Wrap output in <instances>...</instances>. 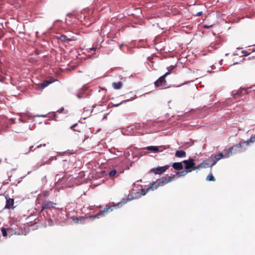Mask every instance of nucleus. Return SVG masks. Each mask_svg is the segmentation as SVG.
Segmentation results:
<instances>
[{
  "label": "nucleus",
  "instance_id": "obj_1",
  "mask_svg": "<svg viewBox=\"0 0 255 255\" xmlns=\"http://www.w3.org/2000/svg\"><path fill=\"white\" fill-rule=\"evenodd\" d=\"M242 144L241 143H238L235 145L234 146L231 147L229 148L227 150L224 151V153L223 152H220L217 154H215L214 155V159L213 158V155L212 157V163L211 164V166L212 167L215 165L216 163L220 160V159L223 158H229L232 155L233 153V150L234 147L238 148L239 150L242 148Z\"/></svg>",
  "mask_w": 255,
  "mask_h": 255
},
{
  "label": "nucleus",
  "instance_id": "obj_2",
  "mask_svg": "<svg viewBox=\"0 0 255 255\" xmlns=\"http://www.w3.org/2000/svg\"><path fill=\"white\" fill-rule=\"evenodd\" d=\"M174 178V175L163 177L160 180L154 182L151 186V188L157 189L159 186H162L164 184H166L172 181Z\"/></svg>",
  "mask_w": 255,
  "mask_h": 255
},
{
  "label": "nucleus",
  "instance_id": "obj_3",
  "mask_svg": "<svg viewBox=\"0 0 255 255\" xmlns=\"http://www.w3.org/2000/svg\"><path fill=\"white\" fill-rule=\"evenodd\" d=\"M170 74V71L167 72L154 82L156 87H164L166 85L165 77Z\"/></svg>",
  "mask_w": 255,
  "mask_h": 255
},
{
  "label": "nucleus",
  "instance_id": "obj_4",
  "mask_svg": "<svg viewBox=\"0 0 255 255\" xmlns=\"http://www.w3.org/2000/svg\"><path fill=\"white\" fill-rule=\"evenodd\" d=\"M183 163L185 164L186 170L189 172H191L193 170V168L195 165L194 159L190 158L188 160H184Z\"/></svg>",
  "mask_w": 255,
  "mask_h": 255
},
{
  "label": "nucleus",
  "instance_id": "obj_5",
  "mask_svg": "<svg viewBox=\"0 0 255 255\" xmlns=\"http://www.w3.org/2000/svg\"><path fill=\"white\" fill-rule=\"evenodd\" d=\"M56 204L51 201H47L42 205V209L41 212H43L47 209H51L54 208V205Z\"/></svg>",
  "mask_w": 255,
  "mask_h": 255
},
{
  "label": "nucleus",
  "instance_id": "obj_6",
  "mask_svg": "<svg viewBox=\"0 0 255 255\" xmlns=\"http://www.w3.org/2000/svg\"><path fill=\"white\" fill-rule=\"evenodd\" d=\"M113 211V207L112 206H106V207L103 210L100 211L99 213H98L95 217L99 218L101 215H106L109 211Z\"/></svg>",
  "mask_w": 255,
  "mask_h": 255
},
{
  "label": "nucleus",
  "instance_id": "obj_7",
  "mask_svg": "<svg viewBox=\"0 0 255 255\" xmlns=\"http://www.w3.org/2000/svg\"><path fill=\"white\" fill-rule=\"evenodd\" d=\"M168 166H162V167H158L156 168H153L151 170L155 174H161L164 172L168 168Z\"/></svg>",
  "mask_w": 255,
  "mask_h": 255
},
{
  "label": "nucleus",
  "instance_id": "obj_8",
  "mask_svg": "<svg viewBox=\"0 0 255 255\" xmlns=\"http://www.w3.org/2000/svg\"><path fill=\"white\" fill-rule=\"evenodd\" d=\"M211 159H212V157H210L207 160L203 161L200 164V166L201 167V168H207V167H211V164H210V162L212 161Z\"/></svg>",
  "mask_w": 255,
  "mask_h": 255
},
{
  "label": "nucleus",
  "instance_id": "obj_9",
  "mask_svg": "<svg viewBox=\"0 0 255 255\" xmlns=\"http://www.w3.org/2000/svg\"><path fill=\"white\" fill-rule=\"evenodd\" d=\"M160 147H161V146L158 147V146H149L146 147L145 148L148 150H150V151H153L154 152H157L162 151V150H159V148H160Z\"/></svg>",
  "mask_w": 255,
  "mask_h": 255
},
{
  "label": "nucleus",
  "instance_id": "obj_10",
  "mask_svg": "<svg viewBox=\"0 0 255 255\" xmlns=\"http://www.w3.org/2000/svg\"><path fill=\"white\" fill-rule=\"evenodd\" d=\"M175 156L178 158L185 157H186V152L182 150H177L175 152Z\"/></svg>",
  "mask_w": 255,
  "mask_h": 255
},
{
  "label": "nucleus",
  "instance_id": "obj_11",
  "mask_svg": "<svg viewBox=\"0 0 255 255\" xmlns=\"http://www.w3.org/2000/svg\"><path fill=\"white\" fill-rule=\"evenodd\" d=\"M14 200L13 199L9 198L6 200V205L5 206V208L10 209L11 208L13 205Z\"/></svg>",
  "mask_w": 255,
  "mask_h": 255
},
{
  "label": "nucleus",
  "instance_id": "obj_12",
  "mask_svg": "<svg viewBox=\"0 0 255 255\" xmlns=\"http://www.w3.org/2000/svg\"><path fill=\"white\" fill-rule=\"evenodd\" d=\"M172 167L177 170H181L183 168L181 162H175L172 164Z\"/></svg>",
  "mask_w": 255,
  "mask_h": 255
},
{
  "label": "nucleus",
  "instance_id": "obj_13",
  "mask_svg": "<svg viewBox=\"0 0 255 255\" xmlns=\"http://www.w3.org/2000/svg\"><path fill=\"white\" fill-rule=\"evenodd\" d=\"M113 87L115 89H120L122 87L123 84L121 82H118L117 83H113Z\"/></svg>",
  "mask_w": 255,
  "mask_h": 255
},
{
  "label": "nucleus",
  "instance_id": "obj_14",
  "mask_svg": "<svg viewBox=\"0 0 255 255\" xmlns=\"http://www.w3.org/2000/svg\"><path fill=\"white\" fill-rule=\"evenodd\" d=\"M64 176L65 175L63 173L58 174L56 175L55 180H57V181L59 182V181L63 180L64 178Z\"/></svg>",
  "mask_w": 255,
  "mask_h": 255
},
{
  "label": "nucleus",
  "instance_id": "obj_15",
  "mask_svg": "<svg viewBox=\"0 0 255 255\" xmlns=\"http://www.w3.org/2000/svg\"><path fill=\"white\" fill-rule=\"evenodd\" d=\"M58 39L61 40L62 41H70L71 39L69 38H68L65 35H61L60 37H58Z\"/></svg>",
  "mask_w": 255,
  "mask_h": 255
},
{
  "label": "nucleus",
  "instance_id": "obj_16",
  "mask_svg": "<svg viewBox=\"0 0 255 255\" xmlns=\"http://www.w3.org/2000/svg\"><path fill=\"white\" fill-rule=\"evenodd\" d=\"M51 82L48 81H44L41 85V88L42 89L45 88L46 87H47L48 85H49L50 84H51Z\"/></svg>",
  "mask_w": 255,
  "mask_h": 255
},
{
  "label": "nucleus",
  "instance_id": "obj_17",
  "mask_svg": "<svg viewBox=\"0 0 255 255\" xmlns=\"http://www.w3.org/2000/svg\"><path fill=\"white\" fill-rule=\"evenodd\" d=\"M206 180L209 181H215V178L212 174H210L207 176Z\"/></svg>",
  "mask_w": 255,
  "mask_h": 255
},
{
  "label": "nucleus",
  "instance_id": "obj_18",
  "mask_svg": "<svg viewBox=\"0 0 255 255\" xmlns=\"http://www.w3.org/2000/svg\"><path fill=\"white\" fill-rule=\"evenodd\" d=\"M188 172H189L186 170V171L178 172L177 174L179 176H184L187 174Z\"/></svg>",
  "mask_w": 255,
  "mask_h": 255
},
{
  "label": "nucleus",
  "instance_id": "obj_19",
  "mask_svg": "<svg viewBox=\"0 0 255 255\" xmlns=\"http://www.w3.org/2000/svg\"><path fill=\"white\" fill-rule=\"evenodd\" d=\"M150 189H152V190L155 189L154 188H151V186L149 187V188H147L146 190L142 189L141 192V194L142 195H145L147 193V192L150 190Z\"/></svg>",
  "mask_w": 255,
  "mask_h": 255
},
{
  "label": "nucleus",
  "instance_id": "obj_20",
  "mask_svg": "<svg viewBox=\"0 0 255 255\" xmlns=\"http://www.w3.org/2000/svg\"><path fill=\"white\" fill-rule=\"evenodd\" d=\"M255 141V135L254 136H252L247 141L245 142L247 144H249L250 143H253Z\"/></svg>",
  "mask_w": 255,
  "mask_h": 255
},
{
  "label": "nucleus",
  "instance_id": "obj_21",
  "mask_svg": "<svg viewBox=\"0 0 255 255\" xmlns=\"http://www.w3.org/2000/svg\"><path fill=\"white\" fill-rule=\"evenodd\" d=\"M25 117H27V118L28 119L30 118V117L28 116V115H25L23 117H20L19 119H18V121L20 122H22V123H24L25 122V120H24V118H25Z\"/></svg>",
  "mask_w": 255,
  "mask_h": 255
},
{
  "label": "nucleus",
  "instance_id": "obj_22",
  "mask_svg": "<svg viewBox=\"0 0 255 255\" xmlns=\"http://www.w3.org/2000/svg\"><path fill=\"white\" fill-rule=\"evenodd\" d=\"M117 170L116 169H113L111 170L109 173V176L111 177L114 176L117 174Z\"/></svg>",
  "mask_w": 255,
  "mask_h": 255
},
{
  "label": "nucleus",
  "instance_id": "obj_23",
  "mask_svg": "<svg viewBox=\"0 0 255 255\" xmlns=\"http://www.w3.org/2000/svg\"><path fill=\"white\" fill-rule=\"evenodd\" d=\"M56 159V157L52 156L49 158L48 160L46 161V162H43L42 164V165H44L46 163H49L51 161H52L53 160H55Z\"/></svg>",
  "mask_w": 255,
  "mask_h": 255
},
{
  "label": "nucleus",
  "instance_id": "obj_24",
  "mask_svg": "<svg viewBox=\"0 0 255 255\" xmlns=\"http://www.w3.org/2000/svg\"><path fill=\"white\" fill-rule=\"evenodd\" d=\"M1 231L3 236L6 237L7 236L6 230L4 228L2 227L1 229Z\"/></svg>",
  "mask_w": 255,
  "mask_h": 255
},
{
  "label": "nucleus",
  "instance_id": "obj_25",
  "mask_svg": "<svg viewBox=\"0 0 255 255\" xmlns=\"http://www.w3.org/2000/svg\"><path fill=\"white\" fill-rule=\"evenodd\" d=\"M128 101H129L128 100L123 101L121 102L120 103H119L118 104L113 105L112 107H118L119 106H120V105L122 104L123 103H125L127 102H128Z\"/></svg>",
  "mask_w": 255,
  "mask_h": 255
},
{
  "label": "nucleus",
  "instance_id": "obj_26",
  "mask_svg": "<svg viewBox=\"0 0 255 255\" xmlns=\"http://www.w3.org/2000/svg\"><path fill=\"white\" fill-rule=\"evenodd\" d=\"M77 126V124H75L74 125H73L71 127H70V128L74 131H78V132H80V131L78 129H74V128Z\"/></svg>",
  "mask_w": 255,
  "mask_h": 255
},
{
  "label": "nucleus",
  "instance_id": "obj_27",
  "mask_svg": "<svg viewBox=\"0 0 255 255\" xmlns=\"http://www.w3.org/2000/svg\"><path fill=\"white\" fill-rule=\"evenodd\" d=\"M200 168H202L200 166V164L197 166H194V167L193 168V170H197V169H200Z\"/></svg>",
  "mask_w": 255,
  "mask_h": 255
},
{
  "label": "nucleus",
  "instance_id": "obj_28",
  "mask_svg": "<svg viewBox=\"0 0 255 255\" xmlns=\"http://www.w3.org/2000/svg\"><path fill=\"white\" fill-rule=\"evenodd\" d=\"M202 11L198 12L195 14V15L196 16H199L202 14Z\"/></svg>",
  "mask_w": 255,
  "mask_h": 255
},
{
  "label": "nucleus",
  "instance_id": "obj_29",
  "mask_svg": "<svg viewBox=\"0 0 255 255\" xmlns=\"http://www.w3.org/2000/svg\"><path fill=\"white\" fill-rule=\"evenodd\" d=\"M45 145H46V144H45V143H44L43 144H40L37 146V148H39L41 147L42 146H45Z\"/></svg>",
  "mask_w": 255,
  "mask_h": 255
},
{
  "label": "nucleus",
  "instance_id": "obj_30",
  "mask_svg": "<svg viewBox=\"0 0 255 255\" xmlns=\"http://www.w3.org/2000/svg\"><path fill=\"white\" fill-rule=\"evenodd\" d=\"M97 49V47H92L89 48V49L90 50H95Z\"/></svg>",
  "mask_w": 255,
  "mask_h": 255
},
{
  "label": "nucleus",
  "instance_id": "obj_31",
  "mask_svg": "<svg viewBox=\"0 0 255 255\" xmlns=\"http://www.w3.org/2000/svg\"><path fill=\"white\" fill-rule=\"evenodd\" d=\"M64 110V108H61L60 109L57 111L59 113H61Z\"/></svg>",
  "mask_w": 255,
  "mask_h": 255
},
{
  "label": "nucleus",
  "instance_id": "obj_32",
  "mask_svg": "<svg viewBox=\"0 0 255 255\" xmlns=\"http://www.w3.org/2000/svg\"><path fill=\"white\" fill-rule=\"evenodd\" d=\"M77 97H78V98H79V99H81V98H83V96L81 95H80V94H77Z\"/></svg>",
  "mask_w": 255,
  "mask_h": 255
},
{
  "label": "nucleus",
  "instance_id": "obj_33",
  "mask_svg": "<svg viewBox=\"0 0 255 255\" xmlns=\"http://www.w3.org/2000/svg\"><path fill=\"white\" fill-rule=\"evenodd\" d=\"M242 53H244L245 56H247L248 55V54H247V52L246 51H243Z\"/></svg>",
  "mask_w": 255,
  "mask_h": 255
},
{
  "label": "nucleus",
  "instance_id": "obj_34",
  "mask_svg": "<svg viewBox=\"0 0 255 255\" xmlns=\"http://www.w3.org/2000/svg\"><path fill=\"white\" fill-rule=\"evenodd\" d=\"M45 117V116L44 115H35L34 116V117Z\"/></svg>",
  "mask_w": 255,
  "mask_h": 255
},
{
  "label": "nucleus",
  "instance_id": "obj_35",
  "mask_svg": "<svg viewBox=\"0 0 255 255\" xmlns=\"http://www.w3.org/2000/svg\"><path fill=\"white\" fill-rule=\"evenodd\" d=\"M125 203H126V202H123V203H122V202H120V203H119L118 205H120V204L122 205L123 204H125Z\"/></svg>",
  "mask_w": 255,
  "mask_h": 255
},
{
  "label": "nucleus",
  "instance_id": "obj_36",
  "mask_svg": "<svg viewBox=\"0 0 255 255\" xmlns=\"http://www.w3.org/2000/svg\"><path fill=\"white\" fill-rule=\"evenodd\" d=\"M123 46V44H121V45H120V48L121 49H122V48Z\"/></svg>",
  "mask_w": 255,
  "mask_h": 255
},
{
  "label": "nucleus",
  "instance_id": "obj_37",
  "mask_svg": "<svg viewBox=\"0 0 255 255\" xmlns=\"http://www.w3.org/2000/svg\"><path fill=\"white\" fill-rule=\"evenodd\" d=\"M204 27H205V28H208V27H209V26H208L206 25H205L204 26Z\"/></svg>",
  "mask_w": 255,
  "mask_h": 255
},
{
  "label": "nucleus",
  "instance_id": "obj_38",
  "mask_svg": "<svg viewBox=\"0 0 255 255\" xmlns=\"http://www.w3.org/2000/svg\"><path fill=\"white\" fill-rule=\"evenodd\" d=\"M32 147H33V146H31V147H30V148L31 149V148H32Z\"/></svg>",
  "mask_w": 255,
  "mask_h": 255
},
{
  "label": "nucleus",
  "instance_id": "obj_39",
  "mask_svg": "<svg viewBox=\"0 0 255 255\" xmlns=\"http://www.w3.org/2000/svg\"><path fill=\"white\" fill-rule=\"evenodd\" d=\"M1 162V160L0 159V163Z\"/></svg>",
  "mask_w": 255,
  "mask_h": 255
}]
</instances>
